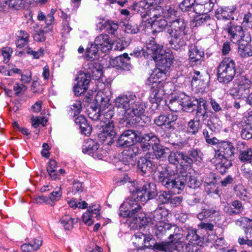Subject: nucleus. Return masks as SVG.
Here are the masks:
<instances>
[{
    "instance_id": "37",
    "label": "nucleus",
    "mask_w": 252,
    "mask_h": 252,
    "mask_svg": "<svg viewBox=\"0 0 252 252\" xmlns=\"http://www.w3.org/2000/svg\"><path fill=\"white\" fill-rule=\"evenodd\" d=\"M155 10H157L158 12H160L162 17H163L164 19L174 18L177 13L174 9L170 6H166L164 9L159 7Z\"/></svg>"
},
{
    "instance_id": "27",
    "label": "nucleus",
    "mask_w": 252,
    "mask_h": 252,
    "mask_svg": "<svg viewBox=\"0 0 252 252\" xmlns=\"http://www.w3.org/2000/svg\"><path fill=\"white\" fill-rule=\"evenodd\" d=\"M137 166L144 173H151L155 168V165L152 161L145 158H140L137 162Z\"/></svg>"
},
{
    "instance_id": "32",
    "label": "nucleus",
    "mask_w": 252,
    "mask_h": 252,
    "mask_svg": "<svg viewBox=\"0 0 252 252\" xmlns=\"http://www.w3.org/2000/svg\"><path fill=\"white\" fill-rule=\"evenodd\" d=\"M187 240L189 242L201 246L200 244L202 242V238L197 233L196 229L193 228H189L188 229V234L187 235Z\"/></svg>"
},
{
    "instance_id": "22",
    "label": "nucleus",
    "mask_w": 252,
    "mask_h": 252,
    "mask_svg": "<svg viewBox=\"0 0 252 252\" xmlns=\"http://www.w3.org/2000/svg\"><path fill=\"white\" fill-rule=\"evenodd\" d=\"M110 63L113 66L119 67L123 69L129 70L131 67L129 58L126 54H124L122 56H118L112 59Z\"/></svg>"
},
{
    "instance_id": "60",
    "label": "nucleus",
    "mask_w": 252,
    "mask_h": 252,
    "mask_svg": "<svg viewBox=\"0 0 252 252\" xmlns=\"http://www.w3.org/2000/svg\"><path fill=\"white\" fill-rule=\"evenodd\" d=\"M187 184L189 188L195 189L200 186L201 183L195 177L190 176L187 177Z\"/></svg>"
},
{
    "instance_id": "8",
    "label": "nucleus",
    "mask_w": 252,
    "mask_h": 252,
    "mask_svg": "<svg viewBox=\"0 0 252 252\" xmlns=\"http://www.w3.org/2000/svg\"><path fill=\"white\" fill-rule=\"evenodd\" d=\"M141 151L142 150L136 145L125 147L122 153L121 161L125 165H128L129 168L133 167L135 164L134 158L140 154Z\"/></svg>"
},
{
    "instance_id": "52",
    "label": "nucleus",
    "mask_w": 252,
    "mask_h": 252,
    "mask_svg": "<svg viewBox=\"0 0 252 252\" xmlns=\"http://www.w3.org/2000/svg\"><path fill=\"white\" fill-rule=\"evenodd\" d=\"M200 127V122L199 120H191L188 123V131L192 134H195L198 132Z\"/></svg>"
},
{
    "instance_id": "6",
    "label": "nucleus",
    "mask_w": 252,
    "mask_h": 252,
    "mask_svg": "<svg viewBox=\"0 0 252 252\" xmlns=\"http://www.w3.org/2000/svg\"><path fill=\"white\" fill-rule=\"evenodd\" d=\"M154 179L161 183L167 189L182 190L185 187L184 178L177 177L176 173L170 167L160 170L158 169L154 173Z\"/></svg>"
},
{
    "instance_id": "53",
    "label": "nucleus",
    "mask_w": 252,
    "mask_h": 252,
    "mask_svg": "<svg viewBox=\"0 0 252 252\" xmlns=\"http://www.w3.org/2000/svg\"><path fill=\"white\" fill-rule=\"evenodd\" d=\"M236 84L240 86L251 87V81L246 76L241 74L236 77L235 79Z\"/></svg>"
},
{
    "instance_id": "35",
    "label": "nucleus",
    "mask_w": 252,
    "mask_h": 252,
    "mask_svg": "<svg viewBox=\"0 0 252 252\" xmlns=\"http://www.w3.org/2000/svg\"><path fill=\"white\" fill-rule=\"evenodd\" d=\"M29 34L26 32L20 31L17 34L15 44L17 48L21 49L25 47L29 41Z\"/></svg>"
},
{
    "instance_id": "50",
    "label": "nucleus",
    "mask_w": 252,
    "mask_h": 252,
    "mask_svg": "<svg viewBox=\"0 0 252 252\" xmlns=\"http://www.w3.org/2000/svg\"><path fill=\"white\" fill-rule=\"evenodd\" d=\"M36 245H32L31 244H24L21 246V249L23 252H31L37 250L42 244V241L40 239L36 240Z\"/></svg>"
},
{
    "instance_id": "20",
    "label": "nucleus",
    "mask_w": 252,
    "mask_h": 252,
    "mask_svg": "<svg viewBox=\"0 0 252 252\" xmlns=\"http://www.w3.org/2000/svg\"><path fill=\"white\" fill-rule=\"evenodd\" d=\"M236 10L235 6L230 7H219L215 13L216 17L220 20H226L230 19H234L233 14Z\"/></svg>"
},
{
    "instance_id": "19",
    "label": "nucleus",
    "mask_w": 252,
    "mask_h": 252,
    "mask_svg": "<svg viewBox=\"0 0 252 252\" xmlns=\"http://www.w3.org/2000/svg\"><path fill=\"white\" fill-rule=\"evenodd\" d=\"M246 144L244 142H240L238 143L237 149L239 151L240 155L239 157L241 161L244 162H248L245 164H249L250 165V168L252 169L251 167L252 165V148L245 149ZM244 165V164H243Z\"/></svg>"
},
{
    "instance_id": "7",
    "label": "nucleus",
    "mask_w": 252,
    "mask_h": 252,
    "mask_svg": "<svg viewBox=\"0 0 252 252\" xmlns=\"http://www.w3.org/2000/svg\"><path fill=\"white\" fill-rule=\"evenodd\" d=\"M235 63L231 58H225L218 67V80L220 83L228 84L236 74Z\"/></svg>"
},
{
    "instance_id": "29",
    "label": "nucleus",
    "mask_w": 252,
    "mask_h": 252,
    "mask_svg": "<svg viewBox=\"0 0 252 252\" xmlns=\"http://www.w3.org/2000/svg\"><path fill=\"white\" fill-rule=\"evenodd\" d=\"M251 87H247L237 85L230 90V94L234 97L238 99L243 98L249 93Z\"/></svg>"
},
{
    "instance_id": "23",
    "label": "nucleus",
    "mask_w": 252,
    "mask_h": 252,
    "mask_svg": "<svg viewBox=\"0 0 252 252\" xmlns=\"http://www.w3.org/2000/svg\"><path fill=\"white\" fill-rule=\"evenodd\" d=\"M177 119V115L174 113H170L168 115H160L157 117L154 122L158 126H170L171 127V124L174 123Z\"/></svg>"
},
{
    "instance_id": "30",
    "label": "nucleus",
    "mask_w": 252,
    "mask_h": 252,
    "mask_svg": "<svg viewBox=\"0 0 252 252\" xmlns=\"http://www.w3.org/2000/svg\"><path fill=\"white\" fill-rule=\"evenodd\" d=\"M211 161L215 164L216 169L221 174L225 173L228 167L232 165L231 160H219L213 158Z\"/></svg>"
},
{
    "instance_id": "17",
    "label": "nucleus",
    "mask_w": 252,
    "mask_h": 252,
    "mask_svg": "<svg viewBox=\"0 0 252 252\" xmlns=\"http://www.w3.org/2000/svg\"><path fill=\"white\" fill-rule=\"evenodd\" d=\"M96 100L97 101H100V104H99V112H101V114L103 115V117L101 118V122H106V123H108L109 122H112L110 121V120L112 118L113 116V111L110 108L108 109L106 111H105V108H108L109 106V99L108 98L105 99L104 98L101 97L99 99V94H97L96 98Z\"/></svg>"
},
{
    "instance_id": "40",
    "label": "nucleus",
    "mask_w": 252,
    "mask_h": 252,
    "mask_svg": "<svg viewBox=\"0 0 252 252\" xmlns=\"http://www.w3.org/2000/svg\"><path fill=\"white\" fill-rule=\"evenodd\" d=\"M99 49L95 46V44L91 43L90 47L87 49L85 57L88 60H94L98 57V52Z\"/></svg>"
},
{
    "instance_id": "41",
    "label": "nucleus",
    "mask_w": 252,
    "mask_h": 252,
    "mask_svg": "<svg viewBox=\"0 0 252 252\" xmlns=\"http://www.w3.org/2000/svg\"><path fill=\"white\" fill-rule=\"evenodd\" d=\"M234 189L237 197L245 201L248 200L247 189L242 184L236 185Z\"/></svg>"
},
{
    "instance_id": "5",
    "label": "nucleus",
    "mask_w": 252,
    "mask_h": 252,
    "mask_svg": "<svg viewBox=\"0 0 252 252\" xmlns=\"http://www.w3.org/2000/svg\"><path fill=\"white\" fill-rule=\"evenodd\" d=\"M170 23L168 33L171 37L169 43L171 47L178 50L186 45L185 35L187 34V23L183 19H177Z\"/></svg>"
},
{
    "instance_id": "11",
    "label": "nucleus",
    "mask_w": 252,
    "mask_h": 252,
    "mask_svg": "<svg viewBox=\"0 0 252 252\" xmlns=\"http://www.w3.org/2000/svg\"><path fill=\"white\" fill-rule=\"evenodd\" d=\"M138 141V134L134 130H127L124 131L119 137L117 141L118 146H130Z\"/></svg>"
},
{
    "instance_id": "28",
    "label": "nucleus",
    "mask_w": 252,
    "mask_h": 252,
    "mask_svg": "<svg viewBox=\"0 0 252 252\" xmlns=\"http://www.w3.org/2000/svg\"><path fill=\"white\" fill-rule=\"evenodd\" d=\"M189 54L190 62H196L199 61L204 56V52L194 44H191L189 47Z\"/></svg>"
},
{
    "instance_id": "12",
    "label": "nucleus",
    "mask_w": 252,
    "mask_h": 252,
    "mask_svg": "<svg viewBox=\"0 0 252 252\" xmlns=\"http://www.w3.org/2000/svg\"><path fill=\"white\" fill-rule=\"evenodd\" d=\"M100 206L98 204L91 205L88 208L87 211L82 215L83 221L88 226H91L94 223V218L97 220L100 218Z\"/></svg>"
},
{
    "instance_id": "47",
    "label": "nucleus",
    "mask_w": 252,
    "mask_h": 252,
    "mask_svg": "<svg viewBox=\"0 0 252 252\" xmlns=\"http://www.w3.org/2000/svg\"><path fill=\"white\" fill-rule=\"evenodd\" d=\"M241 137L243 139L249 140L252 138V124H246L243 126L241 131Z\"/></svg>"
},
{
    "instance_id": "2",
    "label": "nucleus",
    "mask_w": 252,
    "mask_h": 252,
    "mask_svg": "<svg viewBox=\"0 0 252 252\" xmlns=\"http://www.w3.org/2000/svg\"><path fill=\"white\" fill-rule=\"evenodd\" d=\"M114 102L118 113L127 121V124L136 123L137 119L144 115L146 107L142 99L133 93L119 95Z\"/></svg>"
},
{
    "instance_id": "44",
    "label": "nucleus",
    "mask_w": 252,
    "mask_h": 252,
    "mask_svg": "<svg viewBox=\"0 0 252 252\" xmlns=\"http://www.w3.org/2000/svg\"><path fill=\"white\" fill-rule=\"evenodd\" d=\"M173 227L174 228L175 232L173 234H170L169 239L176 245L179 242L182 238V230L176 226H173Z\"/></svg>"
},
{
    "instance_id": "26",
    "label": "nucleus",
    "mask_w": 252,
    "mask_h": 252,
    "mask_svg": "<svg viewBox=\"0 0 252 252\" xmlns=\"http://www.w3.org/2000/svg\"><path fill=\"white\" fill-rule=\"evenodd\" d=\"M23 0H0V10L11 8L19 9L22 7Z\"/></svg>"
},
{
    "instance_id": "45",
    "label": "nucleus",
    "mask_w": 252,
    "mask_h": 252,
    "mask_svg": "<svg viewBox=\"0 0 252 252\" xmlns=\"http://www.w3.org/2000/svg\"><path fill=\"white\" fill-rule=\"evenodd\" d=\"M102 26L110 34H115L119 28V25L117 22L111 20L105 21Z\"/></svg>"
},
{
    "instance_id": "39",
    "label": "nucleus",
    "mask_w": 252,
    "mask_h": 252,
    "mask_svg": "<svg viewBox=\"0 0 252 252\" xmlns=\"http://www.w3.org/2000/svg\"><path fill=\"white\" fill-rule=\"evenodd\" d=\"M160 141L158 139V144H155L152 147L154 151L155 155L157 158H162L166 157L169 151V149L164 148L160 144Z\"/></svg>"
},
{
    "instance_id": "24",
    "label": "nucleus",
    "mask_w": 252,
    "mask_h": 252,
    "mask_svg": "<svg viewBox=\"0 0 252 252\" xmlns=\"http://www.w3.org/2000/svg\"><path fill=\"white\" fill-rule=\"evenodd\" d=\"M168 213L166 210L158 208L155 210L151 215L150 218L151 221L150 223L155 224L156 223H161L165 222L167 220L166 216Z\"/></svg>"
},
{
    "instance_id": "46",
    "label": "nucleus",
    "mask_w": 252,
    "mask_h": 252,
    "mask_svg": "<svg viewBox=\"0 0 252 252\" xmlns=\"http://www.w3.org/2000/svg\"><path fill=\"white\" fill-rule=\"evenodd\" d=\"M151 82H149V78L146 81V84L149 86L150 88H155L158 87H166L171 84H169L168 83H166L164 81H162V80H160L158 78L155 77L154 79H153V81H151Z\"/></svg>"
},
{
    "instance_id": "36",
    "label": "nucleus",
    "mask_w": 252,
    "mask_h": 252,
    "mask_svg": "<svg viewBox=\"0 0 252 252\" xmlns=\"http://www.w3.org/2000/svg\"><path fill=\"white\" fill-rule=\"evenodd\" d=\"M213 20L210 16L207 14H202L196 17L192 22V25L193 27H198L202 25H210Z\"/></svg>"
},
{
    "instance_id": "25",
    "label": "nucleus",
    "mask_w": 252,
    "mask_h": 252,
    "mask_svg": "<svg viewBox=\"0 0 252 252\" xmlns=\"http://www.w3.org/2000/svg\"><path fill=\"white\" fill-rule=\"evenodd\" d=\"M165 88H150V100L152 103H158L162 100L163 96L167 91Z\"/></svg>"
},
{
    "instance_id": "49",
    "label": "nucleus",
    "mask_w": 252,
    "mask_h": 252,
    "mask_svg": "<svg viewBox=\"0 0 252 252\" xmlns=\"http://www.w3.org/2000/svg\"><path fill=\"white\" fill-rule=\"evenodd\" d=\"M188 155L193 161L201 162L203 159V155L200 150L193 149L188 152Z\"/></svg>"
},
{
    "instance_id": "43",
    "label": "nucleus",
    "mask_w": 252,
    "mask_h": 252,
    "mask_svg": "<svg viewBox=\"0 0 252 252\" xmlns=\"http://www.w3.org/2000/svg\"><path fill=\"white\" fill-rule=\"evenodd\" d=\"M74 219L69 215H65L62 217L60 222L66 230H70L73 227Z\"/></svg>"
},
{
    "instance_id": "21",
    "label": "nucleus",
    "mask_w": 252,
    "mask_h": 252,
    "mask_svg": "<svg viewBox=\"0 0 252 252\" xmlns=\"http://www.w3.org/2000/svg\"><path fill=\"white\" fill-rule=\"evenodd\" d=\"M191 98L184 93H181L174 99L170 100L168 107L172 111L176 112L178 110L177 108H174V106L181 105L182 108L184 109L186 105H188V102Z\"/></svg>"
},
{
    "instance_id": "38",
    "label": "nucleus",
    "mask_w": 252,
    "mask_h": 252,
    "mask_svg": "<svg viewBox=\"0 0 252 252\" xmlns=\"http://www.w3.org/2000/svg\"><path fill=\"white\" fill-rule=\"evenodd\" d=\"M155 247L157 250L165 252H173L177 249L176 245L171 241L157 244Z\"/></svg>"
},
{
    "instance_id": "33",
    "label": "nucleus",
    "mask_w": 252,
    "mask_h": 252,
    "mask_svg": "<svg viewBox=\"0 0 252 252\" xmlns=\"http://www.w3.org/2000/svg\"><path fill=\"white\" fill-rule=\"evenodd\" d=\"M196 116L199 118L202 117L204 120L207 118L206 110L207 105L206 101L202 98L198 99V103L197 104Z\"/></svg>"
},
{
    "instance_id": "55",
    "label": "nucleus",
    "mask_w": 252,
    "mask_h": 252,
    "mask_svg": "<svg viewBox=\"0 0 252 252\" xmlns=\"http://www.w3.org/2000/svg\"><path fill=\"white\" fill-rule=\"evenodd\" d=\"M171 199V194L169 191H160L158 195V200L161 204H166L169 203Z\"/></svg>"
},
{
    "instance_id": "31",
    "label": "nucleus",
    "mask_w": 252,
    "mask_h": 252,
    "mask_svg": "<svg viewBox=\"0 0 252 252\" xmlns=\"http://www.w3.org/2000/svg\"><path fill=\"white\" fill-rule=\"evenodd\" d=\"M232 206L224 207V211L229 215H238L243 211L242 204L238 200H235L232 203Z\"/></svg>"
},
{
    "instance_id": "4",
    "label": "nucleus",
    "mask_w": 252,
    "mask_h": 252,
    "mask_svg": "<svg viewBox=\"0 0 252 252\" xmlns=\"http://www.w3.org/2000/svg\"><path fill=\"white\" fill-rule=\"evenodd\" d=\"M86 66L89 70L88 73L80 72L76 77L77 83L73 87V91L76 96L80 95L88 89L90 80V75L93 79L99 80L102 76L101 66L98 63L90 62Z\"/></svg>"
},
{
    "instance_id": "48",
    "label": "nucleus",
    "mask_w": 252,
    "mask_h": 252,
    "mask_svg": "<svg viewBox=\"0 0 252 252\" xmlns=\"http://www.w3.org/2000/svg\"><path fill=\"white\" fill-rule=\"evenodd\" d=\"M182 157V152H171L168 157V160L169 162L174 165H177L179 163H183L181 162V158Z\"/></svg>"
},
{
    "instance_id": "64",
    "label": "nucleus",
    "mask_w": 252,
    "mask_h": 252,
    "mask_svg": "<svg viewBox=\"0 0 252 252\" xmlns=\"http://www.w3.org/2000/svg\"><path fill=\"white\" fill-rule=\"evenodd\" d=\"M250 166L249 164L242 165L241 170L243 176L249 179H252V169L250 168Z\"/></svg>"
},
{
    "instance_id": "14",
    "label": "nucleus",
    "mask_w": 252,
    "mask_h": 252,
    "mask_svg": "<svg viewBox=\"0 0 252 252\" xmlns=\"http://www.w3.org/2000/svg\"><path fill=\"white\" fill-rule=\"evenodd\" d=\"M102 52L106 53L112 48L113 43L109 35L102 33L97 36L94 42Z\"/></svg>"
},
{
    "instance_id": "18",
    "label": "nucleus",
    "mask_w": 252,
    "mask_h": 252,
    "mask_svg": "<svg viewBox=\"0 0 252 252\" xmlns=\"http://www.w3.org/2000/svg\"><path fill=\"white\" fill-rule=\"evenodd\" d=\"M154 12L151 24L153 32H159L165 29L168 22L163 17H162L160 12H158L157 10H154Z\"/></svg>"
},
{
    "instance_id": "59",
    "label": "nucleus",
    "mask_w": 252,
    "mask_h": 252,
    "mask_svg": "<svg viewBox=\"0 0 252 252\" xmlns=\"http://www.w3.org/2000/svg\"><path fill=\"white\" fill-rule=\"evenodd\" d=\"M82 105L80 101H75L70 105L69 113L73 116L78 115L81 110Z\"/></svg>"
},
{
    "instance_id": "9",
    "label": "nucleus",
    "mask_w": 252,
    "mask_h": 252,
    "mask_svg": "<svg viewBox=\"0 0 252 252\" xmlns=\"http://www.w3.org/2000/svg\"><path fill=\"white\" fill-rule=\"evenodd\" d=\"M234 148L228 141H222L219 144L218 149L215 150L214 158L221 160H230L233 155Z\"/></svg>"
},
{
    "instance_id": "1",
    "label": "nucleus",
    "mask_w": 252,
    "mask_h": 252,
    "mask_svg": "<svg viewBox=\"0 0 252 252\" xmlns=\"http://www.w3.org/2000/svg\"><path fill=\"white\" fill-rule=\"evenodd\" d=\"M130 189L132 192L133 197L127 198L120 206L119 215L131 218L130 226L136 229L150 224L151 221L146 214L141 211V205L138 201L144 204L147 200L154 198L157 195V192L153 183L146 184L141 188Z\"/></svg>"
},
{
    "instance_id": "10",
    "label": "nucleus",
    "mask_w": 252,
    "mask_h": 252,
    "mask_svg": "<svg viewBox=\"0 0 252 252\" xmlns=\"http://www.w3.org/2000/svg\"><path fill=\"white\" fill-rule=\"evenodd\" d=\"M227 32L230 40L235 44L247 42L250 41L249 35H246L242 27L240 26L232 25L228 28Z\"/></svg>"
},
{
    "instance_id": "15",
    "label": "nucleus",
    "mask_w": 252,
    "mask_h": 252,
    "mask_svg": "<svg viewBox=\"0 0 252 252\" xmlns=\"http://www.w3.org/2000/svg\"><path fill=\"white\" fill-rule=\"evenodd\" d=\"M99 144L92 139L85 140L82 145V152L84 154L91 155L94 158H101L99 154Z\"/></svg>"
},
{
    "instance_id": "54",
    "label": "nucleus",
    "mask_w": 252,
    "mask_h": 252,
    "mask_svg": "<svg viewBox=\"0 0 252 252\" xmlns=\"http://www.w3.org/2000/svg\"><path fill=\"white\" fill-rule=\"evenodd\" d=\"M202 133L206 142L208 144L215 145L218 143L219 140L214 136L212 131L209 132L207 129H203Z\"/></svg>"
},
{
    "instance_id": "16",
    "label": "nucleus",
    "mask_w": 252,
    "mask_h": 252,
    "mask_svg": "<svg viewBox=\"0 0 252 252\" xmlns=\"http://www.w3.org/2000/svg\"><path fill=\"white\" fill-rule=\"evenodd\" d=\"M100 124L101 130L98 134V137L102 141H104L108 138L112 139L115 137L116 132L113 122L109 121L108 123L103 122H101Z\"/></svg>"
},
{
    "instance_id": "3",
    "label": "nucleus",
    "mask_w": 252,
    "mask_h": 252,
    "mask_svg": "<svg viewBox=\"0 0 252 252\" xmlns=\"http://www.w3.org/2000/svg\"><path fill=\"white\" fill-rule=\"evenodd\" d=\"M163 46L157 44L153 39L146 44V48L149 53L153 54V58L157 62V67L149 77V82L153 81L155 77L158 78L164 81L166 74L173 63V56L167 55L162 49Z\"/></svg>"
},
{
    "instance_id": "13",
    "label": "nucleus",
    "mask_w": 252,
    "mask_h": 252,
    "mask_svg": "<svg viewBox=\"0 0 252 252\" xmlns=\"http://www.w3.org/2000/svg\"><path fill=\"white\" fill-rule=\"evenodd\" d=\"M140 144L141 149L143 151L149 150L151 147L154 145L158 144V138L153 133H150L143 135L141 136L138 135V141Z\"/></svg>"
},
{
    "instance_id": "34",
    "label": "nucleus",
    "mask_w": 252,
    "mask_h": 252,
    "mask_svg": "<svg viewBox=\"0 0 252 252\" xmlns=\"http://www.w3.org/2000/svg\"><path fill=\"white\" fill-rule=\"evenodd\" d=\"M247 42H241L239 44L238 53L240 56L244 58L252 56V46Z\"/></svg>"
},
{
    "instance_id": "51",
    "label": "nucleus",
    "mask_w": 252,
    "mask_h": 252,
    "mask_svg": "<svg viewBox=\"0 0 252 252\" xmlns=\"http://www.w3.org/2000/svg\"><path fill=\"white\" fill-rule=\"evenodd\" d=\"M62 196V191L61 186L57 187L54 190L50 193L49 197V202L57 201Z\"/></svg>"
},
{
    "instance_id": "63",
    "label": "nucleus",
    "mask_w": 252,
    "mask_h": 252,
    "mask_svg": "<svg viewBox=\"0 0 252 252\" xmlns=\"http://www.w3.org/2000/svg\"><path fill=\"white\" fill-rule=\"evenodd\" d=\"M25 52L32 56L34 59H39L43 55L44 50L40 48L37 51L32 50L31 48H27L25 49Z\"/></svg>"
},
{
    "instance_id": "57",
    "label": "nucleus",
    "mask_w": 252,
    "mask_h": 252,
    "mask_svg": "<svg viewBox=\"0 0 252 252\" xmlns=\"http://www.w3.org/2000/svg\"><path fill=\"white\" fill-rule=\"evenodd\" d=\"M196 0H184L179 5V8L183 11H187L194 5Z\"/></svg>"
},
{
    "instance_id": "58",
    "label": "nucleus",
    "mask_w": 252,
    "mask_h": 252,
    "mask_svg": "<svg viewBox=\"0 0 252 252\" xmlns=\"http://www.w3.org/2000/svg\"><path fill=\"white\" fill-rule=\"evenodd\" d=\"M51 31V28H49L48 29H39V30H37L34 36V38L37 41L43 42L45 41L46 38L44 36V33Z\"/></svg>"
},
{
    "instance_id": "42",
    "label": "nucleus",
    "mask_w": 252,
    "mask_h": 252,
    "mask_svg": "<svg viewBox=\"0 0 252 252\" xmlns=\"http://www.w3.org/2000/svg\"><path fill=\"white\" fill-rule=\"evenodd\" d=\"M219 216L218 210L214 209H208L203 210L197 215V218L199 220H203L211 217H217Z\"/></svg>"
},
{
    "instance_id": "62",
    "label": "nucleus",
    "mask_w": 252,
    "mask_h": 252,
    "mask_svg": "<svg viewBox=\"0 0 252 252\" xmlns=\"http://www.w3.org/2000/svg\"><path fill=\"white\" fill-rule=\"evenodd\" d=\"M198 103V99L192 97L189 102H188V105L184 108V110L189 112H192L195 110L197 104Z\"/></svg>"
},
{
    "instance_id": "61",
    "label": "nucleus",
    "mask_w": 252,
    "mask_h": 252,
    "mask_svg": "<svg viewBox=\"0 0 252 252\" xmlns=\"http://www.w3.org/2000/svg\"><path fill=\"white\" fill-rule=\"evenodd\" d=\"M216 0H196V2L205 6L204 8L207 11H211L216 2Z\"/></svg>"
},
{
    "instance_id": "56",
    "label": "nucleus",
    "mask_w": 252,
    "mask_h": 252,
    "mask_svg": "<svg viewBox=\"0 0 252 252\" xmlns=\"http://www.w3.org/2000/svg\"><path fill=\"white\" fill-rule=\"evenodd\" d=\"M235 223L237 226L247 228L251 224H252V220L247 217H241L235 220Z\"/></svg>"
}]
</instances>
